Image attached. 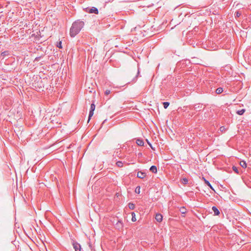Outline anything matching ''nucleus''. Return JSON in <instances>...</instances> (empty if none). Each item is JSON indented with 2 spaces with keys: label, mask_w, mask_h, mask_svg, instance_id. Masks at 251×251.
Segmentation results:
<instances>
[{
  "label": "nucleus",
  "mask_w": 251,
  "mask_h": 251,
  "mask_svg": "<svg viewBox=\"0 0 251 251\" xmlns=\"http://www.w3.org/2000/svg\"><path fill=\"white\" fill-rule=\"evenodd\" d=\"M105 121H106V120H104L103 121V123H104V122H105Z\"/></svg>",
  "instance_id": "32"
},
{
  "label": "nucleus",
  "mask_w": 251,
  "mask_h": 251,
  "mask_svg": "<svg viewBox=\"0 0 251 251\" xmlns=\"http://www.w3.org/2000/svg\"><path fill=\"white\" fill-rule=\"evenodd\" d=\"M212 209L214 213V215L217 216L220 214V211L216 206H213L212 207Z\"/></svg>",
  "instance_id": "9"
},
{
  "label": "nucleus",
  "mask_w": 251,
  "mask_h": 251,
  "mask_svg": "<svg viewBox=\"0 0 251 251\" xmlns=\"http://www.w3.org/2000/svg\"><path fill=\"white\" fill-rule=\"evenodd\" d=\"M163 216L161 214H156L155 219L158 222H161L162 221Z\"/></svg>",
  "instance_id": "8"
},
{
  "label": "nucleus",
  "mask_w": 251,
  "mask_h": 251,
  "mask_svg": "<svg viewBox=\"0 0 251 251\" xmlns=\"http://www.w3.org/2000/svg\"><path fill=\"white\" fill-rule=\"evenodd\" d=\"M150 170L153 173H156L157 172V168L155 166H151L150 169Z\"/></svg>",
  "instance_id": "11"
},
{
  "label": "nucleus",
  "mask_w": 251,
  "mask_h": 251,
  "mask_svg": "<svg viewBox=\"0 0 251 251\" xmlns=\"http://www.w3.org/2000/svg\"><path fill=\"white\" fill-rule=\"evenodd\" d=\"M110 93H111V91H110V90H106L105 91V94L106 95H108L110 94Z\"/></svg>",
  "instance_id": "27"
},
{
  "label": "nucleus",
  "mask_w": 251,
  "mask_h": 251,
  "mask_svg": "<svg viewBox=\"0 0 251 251\" xmlns=\"http://www.w3.org/2000/svg\"><path fill=\"white\" fill-rule=\"evenodd\" d=\"M136 144L140 146H143L144 145V142L142 139H137Z\"/></svg>",
  "instance_id": "10"
},
{
  "label": "nucleus",
  "mask_w": 251,
  "mask_h": 251,
  "mask_svg": "<svg viewBox=\"0 0 251 251\" xmlns=\"http://www.w3.org/2000/svg\"><path fill=\"white\" fill-rule=\"evenodd\" d=\"M105 121H106V120H104L103 121V123H104V122H105Z\"/></svg>",
  "instance_id": "33"
},
{
  "label": "nucleus",
  "mask_w": 251,
  "mask_h": 251,
  "mask_svg": "<svg viewBox=\"0 0 251 251\" xmlns=\"http://www.w3.org/2000/svg\"><path fill=\"white\" fill-rule=\"evenodd\" d=\"M135 192L138 194H140V187L139 186L136 187Z\"/></svg>",
  "instance_id": "23"
},
{
  "label": "nucleus",
  "mask_w": 251,
  "mask_h": 251,
  "mask_svg": "<svg viewBox=\"0 0 251 251\" xmlns=\"http://www.w3.org/2000/svg\"><path fill=\"white\" fill-rule=\"evenodd\" d=\"M95 105L94 103H92L91 104V107H90V110L89 113L88 122H89V121L91 119V118L93 116V115L94 114V111L95 110Z\"/></svg>",
  "instance_id": "3"
},
{
  "label": "nucleus",
  "mask_w": 251,
  "mask_h": 251,
  "mask_svg": "<svg viewBox=\"0 0 251 251\" xmlns=\"http://www.w3.org/2000/svg\"><path fill=\"white\" fill-rule=\"evenodd\" d=\"M223 91V88L222 87H219L216 90V93L217 94H221Z\"/></svg>",
  "instance_id": "13"
},
{
  "label": "nucleus",
  "mask_w": 251,
  "mask_h": 251,
  "mask_svg": "<svg viewBox=\"0 0 251 251\" xmlns=\"http://www.w3.org/2000/svg\"><path fill=\"white\" fill-rule=\"evenodd\" d=\"M6 51H4V52H2L1 54H2V55H5L6 54Z\"/></svg>",
  "instance_id": "29"
},
{
  "label": "nucleus",
  "mask_w": 251,
  "mask_h": 251,
  "mask_svg": "<svg viewBox=\"0 0 251 251\" xmlns=\"http://www.w3.org/2000/svg\"><path fill=\"white\" fill-rule=\"evenodd\" d=\"M232 169L234 171V172H235L236 174L239 173L238 168L236 167V166H233L232 167Z\"/></svg>",
  "instance_id": "25"
},
{
  "label": "nucleus",
  "mask_w": 251,
  "mask_h": 251,
  "mask_svg": "<svg viewBox=\"0 0 251 251\" xmlns=\"http://www.w3.org/2000/svg\"><path fill=\"white\" fill-rule=\"evenodd\" d=\"M116 165L118 167H122L123 166V163L122 161H117L116 163Z\"/></svg>",
  "instance_id": "17"
},
{
  "label": "nucleus",
  "mask_w": 251,
  "mask_h": 251,
  "mask_svg": "<svg viewBox=\"0 0 251 251\" xmlns=\"http://www.w3.org/2000/svg\"><path fill=\"white\" fill-rule=\"evenodd\" d=\"M224 126H222V127H220V129H221V131H223V130L224 129Z\"/></svg>",
  "instance_id": "30"
},
{
  "label": "nucleus",
  "mask_w": 251,
  "mask_h": 251,
  "mask_svg": "<svg viewBox=\"0 0 251 251\" xmlns=\"http://www.w3.org/2000/svg\"><path fill=\"white\" fill-rule=\"evenodd\" d=\"M139 74V71L138 70V72L137 73V74L132 79V81L135 82L136 81L137 78L138 77V75Z\"/></svg>",
  "instance_id": "24"
},
{
  "label": "nucleus",
  "mask_w": 251,
  "mask_h": 251,
  "mask_svg": "<svg viewBox=\"0 0 251 251\" xmlns=\"http://www.w3.org/2000/svg\"><path fill=\"white\" fill-rule=\"evenodd\" d=\"M105 121H106V120H104L103 121V123H104V122H105Z\"/></svg>",
  "instance_id": "31"
},
{
  "label": "nucleus",
  "mask_w": 251,
  "mask_h": 251,
  "mask_svg": "<svg viewBox=\"0 0 251 251\" xmlns=\"http://www.w3.org/2000/svg\"><path fill=\"white\" fill-rule=\"evenodd\" d=\"M84 25V22L79 20L74 22L70 30V35L71 37H74L76 36L83 27Z\"/></svg>",
  "instance_id": "1"
},
{
  "label": "nucleus",
  "mask_w": 251,
  "mask_h": 251,
  "mask_svg": "<svg viewBox=\"0 0 251 251\" xmlns=\"http://www.w3.org/2000/svg\"><path fill=\"white\" fill-rule=\"evenodd\" d=\"M128 207L130 209L133 210L135 208V205L132 202H130L128 203Z\"/></svg>",
  "instance_id": "16"
},
{
  "label": "nucleus",
  "mask_w": 251,
  "mask_h": 251,
  "mask_svg": "<svg viewBox=\"0 0 251 251\" xmlns=\"http://www.w3.org/2000/svg\"><path fill=\"white\" fill-rule=\"evenodd\" d=\"M115 226L118 229H122L123 226V223H122V222L121 220H119L116 224Z\"/></svg>",
  "instance_id": "6"
},
{
  "label": "nucleus",
  "mask_w": 251,
  "mask_h": 251,
  "mask_svg": "<svg viewBox=\"0 0 251 251\" xmlns=\"http://www.w3.org/2000/svg\"><path fill=\"white\" fill-rule=\"evenodd\" d=\"M203 108H202V104L200 103H197L194 105L193 107H190L191 109L196 110L197 111H201Z\"/></svg>",
  "instance_id": "4"
},
{
  "label": "nucleus",
  "mask_w": 251,
  "mask_h": 251,
  "mask_svg": "<svg viewBox=\"0 0 251 251\" xmlns=\"http://www.w3.org/2000/svg\"><path fill=\"white\" fill-rule=\"evenodd\" d=\"M147 142H148V144L149 145V146H150V147L152 149V150H154L153 147H152L151 146V144L147 140Z\"/></svg>",
  "instance_id": "28"
},
{
  "label": "nucleus",
  "mask_w": 251,
  "mask_h": 251,
  "mask_svg": "<svg viewBox=\"0 0 251 251\" xmlns=\"http://www.w3.org/2000/svg\"><path fill=\"white\" fill-rule=\"evenodd\" d=\"M179 210L182 214H185L186 213V209L184 207H180Z\"/></svg>",
  "instance_id": "18"
},
{
  "label": "nucleus",
  "mask_w": 251,
  "mask_h": 251,
  "mask_svg": "<svg viewBox=\"0 0 251 251\" xmlns=\"http://www.w3.org/2000/svg\"><path fill=\"white\" fill-rule=\"evenodd\" d=\"M240 164L243 168H246L247 167V163L245 161H241Z\"/></svg>",
  "instance_id": "14"
},
{
  "label": "nucleus",
  "mask_w": 251,
  "mask_h": 251,
  "mask_svg": "<svg viewBox=\"0 0 251 251\" xmlns=\"http://www.w3.org/2000/svg\"><path fill=\"white\" fill-rule=\"evenodd\" d=\"M169 104H170V103L169 102H164L163 103V105L164 108L165 109L167 108L169 106Z\"/></svg>",
  "instance_id": "21"
},
{
  "label": "nucleus",
  "mask_w": 251,
  "mask_h": 251,
  "mask_svg": "<svg viewBox=\"0 0 251 251\" xmlns=\"http://www.w3.org/2000/svg\"><path fill=\"white\" fill-rule=\"evenodd\" d=\"M242 13L239 11H237L235 13V17L236 18H238L241 15Z\"/></svg>",
  "instance_id": "19"
},
{
  "label": "nucleus",
  "mask_w": 251,
  "mask_h": 251,
  "mask_svg": "<svg viewBox=\"0 0 251 251\" xmlns=\"http://www.w3.org/2000/svg\"><path fill=\"white\" fill-rule=\"evenodd\" d=\"M73 246L75 251H81V246L78 243L74 241L73 243Z\"/></svg>",
  "instance_id": "5"
},
{
  "label": "nucleus",
  "mask_w": 251,
  "mask_h": 251,
  "mask_svg": "<svg viewBox=\"0 0 251 251\" xmlns=\"http://www.w3.org/2000/svg\"><path fill=\"white\" fill-rule=\"evenodd\" d=\"M188 179L185 177L183 178L181 180V182L184 184H186L188 183Z\"/></svg>",
  "instance_id": "22"
},
{
  "label": "nucleus",
  "mask_w": 251,
  "mask_h": 251,
  "mask_svg": "<svg viewBox=\"0 0 251 251\" xmlns=\"http://www.w3.org/2000/svg\"><path fill=\"white\" fill-rule=\"evenodd\" d=\"M245 112V109H242L237 111V114L239 115H242Z\"/></svg>",
  "instance_id": "15"
},
{
  "label": "nucleus",
  "mask_w": 251,
  "mask_h": 251,
  "mask_svg": "<svg viewBox=\"0 0 251 251\" xmlns=\"http://www.w3.org/2000/svg\"><path fill=\"white\" fill-rule=\"evenodd\" d=\"M203 179H204V182L207 185V186H208L211 189L213 190H214V189L212 187V185H211V184L210 183V182L207 180L206 179H205L204 177H203Z\"/></svg>",
  "instance_id": "12"
},
{
  "label": "nucleus",
  "mask_w": 251,
  "mask_h": 251,
  "mask_svg": "<svg viewBox=\"0 0 251 251\" xmlns=\"http://www.w3.org/2000/svg\"><path fill=\"white\" fill-rule=\"evenodd\" d=\"M146 175L145 173L139 171L137 173V176L140 178H144L146 176Z\"/></svg>",
  "instance_id": "7"
},
{
  "label": "nucleus",
  "mask_w": 251,
  "mask_h": 251,
  "mask_svg": "<svg viewBox=\"0 0 251 251\" xmlns=\"http://www.w3.org/2000/svg\"><path fill=\"white\" fill-rule=\"evenodd\" d=\"M132 218L131 220L132 222H135L136 221V219L135 218V214L134 212L131 213Z\"/></svg>",
  "instance_id": "20"
},
{
  "label": "nucleus",
  "mask_w": 251,
  "mask_h": 251,
  "mask_svg": "<svg viewBox=\"0 0 251 251\" xmlns=\"http://www.w3.org/2000/svg\"><path fill=\"white\" fill-rule=\"evenodd\" d=\"M85 12L88 13H94L96 14H98L99 13L98 9L95 7H92L91 8L87 7L85 8Z\"/></svg>",
  "instance_id": "2"
},
{
  "label": "nucleus",
  "mask_w": 251,
  "mask_h": 251,
  "mask_svg": "<svg viewBox=\"0 0 251 251\" xmlns=\"http://www.w3.org/2000/svg\"><path fill=\"white\" fill-rule=\"evenodd\" d=\"M57 47L60 49H61L62 48V42L61 41H59V42L57 43Z\"/></svg>",
  "instance_id": "26"
}]
</instances>
